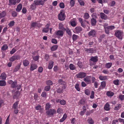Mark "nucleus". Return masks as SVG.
Returning a JSON list of instances; mask_svg holds the SVG:
<instances>
[{
	"label": "nucleus",
	"instance_id": "47",
	"mask_svg": "<svg viewBox=\"0 0 124 124\" xmlns=\"http://www.w3.org/2000/svg\"><path fill=\"white\" fill-rule=\"evenodd\" d=\"M78 36L75 34H74L72 36V39L74 41H76L78 37Z\"/></svg>",
	"mask_w": 124,
	"mask_h": 124
},
{
	"label": "nucleus",
	"instance_id": "28",
	"mask_svg": "<svg viewBox=\"0 0 124 124\" xmlns=\"http://www.w3.org/2000/svg\"><path fill=\"white\" fill-rule=\"evenodd\" d=\"M91 24L93 26H95L96 25L97 22L95 19L92 18L91 20Z\"/></svg>",
	"mask_w": 124,
	"mask_h": 124
},
{
	"label": "nucleus",
	"instance_id": "12",
	"mask_svg": "<svg viewBox=\"0 0 124 124\" xmlns=\"http://www.w3.org/2000/svg\"><path fill=\"white\" fill-rule=\"evenodd\" d=\"M50 25L49 24H47L46 25V28H44L42 30L43 32L47 33L49 31V27Z\"/></svg>",
	"mask_w": 124,
	"mask_h": 124
},
{
	"label": "nucleus",
	"instance_id": "1",
	"mask_svg": "<svg viewBox=\"0 0 124 124\" xmlns=\"http://www.w3.org/2000/svg\"><path fill=\"white\" fill-rule=\"evenodd\" d=\"M123 32L121 30H117L115 31V35L118 39L122 40L123 39Z\"/></svg>",
	"mask_w": 124,
	"mask_h": 124
},
{
	"label": "nucleus",
	"instance_id": "5",
	"mask_svg": "<svg viewBox=\"0 0 124 124\" xmlns=\"http://www.w3.org/2000/svg\"><path fill=\"white\" fill-rule=\"evenodd\" d=\"M20 56L18 55H14L11 57L9 59V60L11 62H13L16 60H18L20 59Z\"/></svg>",
	"mask_w": 124,
	"mask_h": 124
},
{
	"label": "nucleus",
	"instance_id": "50",
	"mask_svg": "<svg viewBox=\"0 0 124 124\" xmlns=\"http://www.w3.org/2000/svg\"><path fill=\"white\" fill-rule=\"evenodd\" d=\"M75 88L77 91H80V90L79 87V85L78 83H77L76 84Z\"/></svg>",
	"mask_w": 124,
	"mask_h": 124
},
{
	"label": "nucleus",
	"instance_id": "33",
	"mask_svg": "<svg viewBox=\"0 0 124 124\" xmlns=\"http://www.w3.org/2000/svg\"><path fill=\"white\" fill-rule=\"evenodd\" d=\"M112 65V63L111 62H108L106 63L105 65L106 68L107 69L110 68Z\"/></svg>",
	"mask_w": 124,
	"mask_h": 124
},
{
	"label": "nucleus",
	"instance_id": "46",
	"mask_svg": "<svg viewBox=\"0 0 124 124\" xmlns=\"http://www.w3.org/2000/svg\"><path fill=\"white\" fill-rule=\"evenodd\" d=\"M77 65L79 68H82L83 66V65L82 63V62L80 61H79L77 63Z\"/></svg>",
	"mask_w": 124,
	"mask_h": 124
},
{
	"label": "nucleus",
	"instance_id": "58",
	"mask_svg": "<svg viewBox=\"0 0 124 124\" xmlns=\"http://www.w3.org/2000/svg\"><path fill=\"white\" fill-rule=\"evenodd\" d=\"M63 110L62 108H58L57 110V112L59 114H61L62 113Z\"/></svg>",
	"mask_w": 124,
	"mask_h": 124
},
{
	"label": "nucleus",
	"instance_id": "42",
	"mask_svg": "<svg viewBox=\"0 0 124 124\" xmlns=\"http://www.w3.org/2000/svg\"><path fill=\"white\" fill-rule=\"evenodd\" d=\"M70 24L73 27H75L77 25L76 22L74 21H70Z\"/></svg>",
	"mask_w": 124,
	"mask_h": 124
},
{
	"label": "nucleus",
	"instance_id": "43",
	"mask_svg": "<svg viewBox=\"0 0 124 124\" xmlns=\"http://www.w3.org/2000/svg\"><path fill=\"white\" fill-rule=\"evenodd\" d=\"M6 85V82L3 80H0V86H5Z\"/></svg>",
	"mask_w": 124,
	"mask_h": 124
},
{
	"label": "nucleus",
	"instance_id": "41",
	"mask_svg": "<svg viewBox=\"0 0 124 124\" xmlns=\"http://www.w3.org/2000/svg\"><path fill=\"white\" fill-rule=\"evenodd\" d=\"M75 0H70V4L71 7H72L74 6L75 4Z\"/></svg>",
	"mask_w": 124,
	"mask_h": 124
},
{
	"label": "nucleus",
	"instance_id": "52",
	"mask_svg": "<svg viewBox=\"0 0 124 124\" xmlns=\"http://www.w3.org/2000/svg\"><path fill=\"white\" fill-rule=\"evenodd\" d=\"M104 29H105V33L107 34H108L109 33L110 30L108 27H107Z\"/></svg>",
	"mask_w": 124,
	"mask_h": 124
},
{
	"label": "nucleus",
	"instance_id": "56",
	"mask_svg": "<svg viewBox=\"0 0 124 124\" xmlns=\"http://www.w3.org/2000/svg\"><path fill=\"white\" fill-rule=\"evenodd\" d=\"M119 80L118 79H116L113 81V83L116 85H118L119 84Z\"/></svg>",
	"mask_w": 124,
	"mask_h": 124
},
{
	"label": "nucleus",
	"instance_id": "4",
	"mask_svg": "<svg viewBox=\"0 0 124 124\" xmlns=\"http://www.w3.org/2000/svg\"><path fill=\"white\" fill-rule=\"evenodd\" d=\"M58 17L59 20L61 21H63L65 18L64 13L61 11L60 13L58 15Z\"/></svg>",
	"mask_w": 124,
	"mask_h": 124
},
{
	"label": "nucleus",
	"instance_id": "26",
	"mask_svg": "<svg viewBox=\"0 0 124 124\" xmlns=\"http://www.w3.org/2000/svg\"><path fill=\"white\" fill-rule=\"evenodd\" d=\"M106 94L108 97H111L114 95V93L111 91H108L107 92Z\"/></svg>",
	"mask_w": 124,
	"mask_h": 124
},
{
	"label": "nucleus",
	"instance_id": "2",
	"mask_svg": "<svg viewBox=\"0 0 124 124\" xmlns=\"http://www.w3.org/2000/svg\"><path fill=\"white\" fill-rule=\"evenodd\" d=\"M55 34L58 38L62 37L64 34V31L61 30H59L55 32Z\"/></svg>",
	"mask_w": 124,
	"mask_h": 124
},
{
	"label": "nucleus",
	"instance_id": "11",
	"mask_svg": "<svg viewBox=\"0 0 124 124\" xmlns=\"http://www.w3.org/2000/svg\"><path fill=\"white\" fill-rule=\"evenodd\" d=\"M100 16L101 18L102 19L106 20L108 19V17L107 16L103 13H100Z\"/></svg>",
	"mask_w": 124,
	"mask_h": 124
},
{
	"label": "nucleus",
	"instance_id": "62",
	"mask_svg": "<svg viewBox=\"0 0 124 124\" xmlns=\"http://www.w3.org/2000/svg\"><path fill=\"white\" fill-rule=\"evenodd\" d=\"M119 99L121 101H123L124 100V95H120L119 96Z\"/></svg>",
	"mask_w": 124,
	"mask_h": 124
},
{
	"label": "nucleus",
	"instance_id": "22",
	"mask_svg": "<svg viewBox=\"0 0 124 124\" xmlns=\"http://www.w3.org/2000/svg\"><path fill=\"white\" fill-rule=\"evenodd\" d=\"M21 63H19L16 66L13 70L14 72H16L18 71L20 68Z\"/></svg>",
	"mask_w": 124,
	"mask_h": 124
},
{
	"label": "nucleus",
	"instance_id": "10",
	"mask_svg": "<svg viewBox=\"0 0 124 124\" xmlns=\"http://www.w3.org/2000/svg\"><path fill=\"white\" fill-rule=\"evenodd\" d=\"M98 57L97 56H91V59L89 60V61H91L94 63H96L98 61Z\"/></svg>",
	"mask_w": 124,
	"mask_h": 124
},
{
	"label": "nucleus",
	"instance_id": "24",
	"mask_svg": "<svg viewBox=\"0 0 124 124\" xmlns=\"http://www.w3.org/2000/svg\"><path fill=\"white\" fill-rule=\"evenodd\" d=\"M20 93L18 91H17L15 93V94L13 96V98L14 99H16L18 98L20 95Z\"/></svg>",
	"mask_w": 124,
	"mask_h": 124
},
{
	"label": "nucleus",
	"instance_id": "6",
	"mask_svg": "<svg viewBox=\"0 0 124 124\" xmlns=\"http://www.w3.org/2000/svg\"><path fill=\"white\" fill-rule=\"evenodd\" d=\"M86 53H95L96 51L95 49L93 48H85L84 49Z\"/></svg>",
	"mask_w": 124,
	"mask_h": 124
},
{
	"label": "nucleus",
	"instance_id": "27",
	"mask_svg": "<svg viewBox=\"0 0 124 124\" xmlns=\"http://www.w3.org/2000/svg\"><path fill=\"white\" fill-rule=\"evenodd\" d=\"M67 116V115L66 114H64L63 117L60 119V122L61 123L63 122L66 118Z\"/></svg>",
	"mask_w": 124,
	"mask_h": 124
},
{
	"label": "nucleus",
	"instance_id": "51",
	"mask_svg": "<svg viewBox=\"0 0 124 124\" xmlns=\"http://www.w3.org/2000/svg\"><path fill=\"white\" fill-rule=\"evenodd\" d=\"M39 58V55H37L35 56H33V59L35 61H37Z\"/></svg>",
	"mask_w": 124,
	"mask_h": 124
},
{
	"label": "nucleus",
	"instance_id": "48",
	"mask_svg": "<svg viewBox=\"0 0 124 124\" xmlns=\"http://www.w3.org/2000/svg\"><path fill=\"white\" fill-rule=\"evenodd\" d=\"M11 15L13 17H16L17 16V13L16 12L13 11L12 12Z\"/></svg>",
	"mask_w": 124,
	"mask_h": 124
},
{
	"label": "nucleus",
	"instance_id": "32",
	"mask_svg": "<svg viewBox=\"0 0 124 124\" xmlns=\"http://www.w3.org/2000/svg\"><path fill=\"white\" fill-rule=\"evenodd\" d=\"M65 31L70 36L71 35V32L70 30L67 27L65 28V30H64V31Z\"/></svg>",
	"mask_w": 124,
	"mask_h": 124
},
{
	"label": "nucleus",
	"instance_id": "64",
	"mask_svg": "<svg viewBox=\"0 0 124 124\" xmlns=\"http://www.w3.org/2000/svg\"><path fill=\"white\" fill-rule=\"evenodd\" d=\"M51 42L52 43L55 44H56L57 43V40L56 39H52Z\"/></svg>",
	"mask_w": 124,
	"mask_h": 124
},
{
	"label": "nucleus",
	"instance_id": "35",
	"mask_svg": "<svg viewBox=\"0 0 124 124\" xmlns=\"http://www.w3.org/2000/svg\"><path fill=\"white\" fill-rule=\"evenodd\" d=\"M88 123L90 124H93L94 123V121L92 118L91 117L88 118L87 120Z\"/></svg>",
	"mask_w": 124,
	"mask_h": 124
},
{
	"label": "nucleus",
	"instance_id": "34",
	"mask_svg": "<svg viewBox=\"0 0 124 124\" xmlns=\"http://www.w3.org/2000/svg\"><path fill=\"white\" fill-rule=\"evenodd\" d=\"M51 107V105L49 103H47L45 107V109L46 110H49L50 108Z\"/></svg>",
	"mask_w": 124,
	"mask_h": 124
},
{
	"label": "nucleus",
	"instance_id": "37",
	"mask_svg": "<svg viewBox=\"0 0 124 124\" xmlns=\"http://www.w3.org/2000/svg\"><path fill=\"white\" fill-rule=\"evenodd\" d=\"M17 86V85L16 82H13L11 85V87L13 88H15Z\"/></svg>",
	"mask_w": 124,
	"mask_h": 124
},
{
	"label": "nucleus",
	"instance_id": "54",
	"mask_svg": "<svg viewBox=\"0 0 124 124\" xmlns=\"http://www.w3.org/2000/svg\"><path fill=\"white\" fill-rule=\"evenodd\" d=\"M51 87L50 86H46L44 88V90L45 91H49Z\"/></svg>",
	"mask_w": 124,
	"mask_h": 124
},
{
	"label": "nucleus",
	"instance_id": "7",
	"mask_svg": "<svg viewBox=\"0 0 124 124\" xmlns=\"http://www.w3.org/2000/svg\"><path fill=\"white\" fill-rule=\"evenodd\" d=\"M86 74V73L83 72H80L77 74L76 76L78 78L82 79L85 77Z\"/></svg>",
	"mask_w": 124,
	"mask_h": 124
},
{
	"label": "nucleus",
	"instance_id": "44",
	"mask_svg": "<svg viewBox=\"0 0 124 124\" xmlns=\"http://www.w3.org/2000/svg\"><path fill=\"white\" fill-rule=\"evenodd\" d=\"M46 85H52L53 84L52 81L51 80H48L46 81Z\"/></svg>",
	"mask_w": 124,
	"mask_h": 124
},
{
	"label": "nucleus",
	"instance_id": "21",
	"mask_svg": "<svg viewBox=\"0 0 124 124\" xmlns=\"http://www.w3.org/2000/svg\"><path fill=\"white\" fill-rule=\"evenodd\" d=\"M65 28L64 27L62 23H59L58 27L59 29L64 31L65 30Z\"/></svg>",
	"mask_w": 124,
	"mask_h": 124
},
{
	"label": "nucleus",
	"instance_id": "55",
	"mask_svg": "<svg viewBox=\"0 0 124 124\" xmlns=\"http://www.w3.org/2000/svg\"><path fill=\"white\" fill-rule=\"evenodd\" d=\"M66 101L64 100H62L60 101V104L62 105H64L66 103Z\"/></svg>",
	"mask_w": 124,
	"mask_h": 124
},
{
	"label": "nucleus",
	"instance_id": "19",
	"mask_svg": "<svg viewBox=\"0 0 124 124\" xmlns=\"http://www.w3.org/2000/svg\"><path fill=\"white\" fill-rule=\"evenodd\" d=\"M54 62L52 61H50L49 63V64L48 66V68L49 69H51L53 66Z\"/></svg>",
	"mask_w": 124,
	"mask_h": 124
},
{
	"label": "nucleus",
	"instance_id": "9",
	"mask_svg": "<svg viewBox=\"0 0 124 124\" xmlns=\"http://www.w3.org/2000/svg\"><path fill=\"white\" fill-rule=\"evenodd\" d=\"M106 82L105 81H103L101 83L100 86L98 89V90H100L101 89H103L105 88L106 85Z\"/></svg>",
	"mask_w": 124,
	"mask_h": 124
},
{
	"label": "nucleus",
	"instance_id": "31",
	"mask_svg": "<svg viewBox=\"0 0 124 124\" xmlns=\"http://www.w3.org/2000/svg\"><path fill=\"white\" fill-rule=\"evenodd\" d=\"M70 69L71 70H74L76 69V67L72 64H70L69 66Z\"/></svg>",
	"mask_w": 124,
	"mask_h": 124
},
{
	"label": "nucleus",
	"instance_id": "61",
	"mask_svg": "<svg viewBox=\"0 0 124 124\" xmlns=\"http://www.w3.org/2000/svg\"><path fill=\"white\" fill-rule=\"evenodd\" d=\"M1 17H3L5 16L6 15V13L5 11H3L1 13Z\"/></svg>",
	"mask_w": 124,
	"mask_h": 124
},
{
	"label": "nucleus",
	"instance_id": "29",
	"mask_svg": "<svg viewBox=\"0 0 124 124\" xmlns=\"http://www.w3.org/2000/svg\"><path fill=\"white\" fill-rule=\"evenodd\" d=\"M0 79L4 80H5L6 78V75L5 73H2L0 76Z\"/></svg>",
	"mask_w": 124,
	"mask_h": 124
},
{
	"label": "nucleus",
	"instance_id": "14",
	"mask_svg": "<svg viewBox=\"0 0 124 124\" xmlns=\"http://www.w3.org/2000/svg\"><path fill=\"white\" fill-rule=\"evenodd\" d=\"M104 108L105 110L107 111H109L110 110V105L108 102L106 103L104 105Z\"/></svg>",
	"mask_w": 124,
	"mask_h": 124
},
{
	"label": "nucleus",
	"instance_id": "38",
	"mask_svg": "<svg viewBox=\"0 0 124 124\" xmlns=\"http://www.w3.org/2000/svg\"><path fill=\"white\" fill-rule=\"evenodd\" d=\"M30 8L32 10H34L36 9L37 6L34 3H33L30 6Z\"/></svg>",
	"mask_w": 124,
	"mask_h": 124
},
{
	"label": "nucleus",
	"instance_id": "3",
	"mask_svg": "<svg viewBox=\"0 0 124 124\" xmlns=\"http://www.w3.org/2000/svg\"><path fill=\"white\" fill-rule=\"evenodd\" d=\"M56 112V111L54 109H50L46 112V115L50 116H53Z\"/></svg>",
	"mask_w": 124,
	"mask_h": 124
},
{
	"label": "nucleus",
	"instance_id": "45",
	"mask_svg": "<svg viewBox=\"0 0 124 124\" xmlns=\"http://www.w3.org/2000/svg\"><path fill=\"white\" fill-rule=\"evenodd\" d=\"M115 1H114L112 0L108 5L110 6L113 7L115 5Z\"/></svg>",
	"mask_w": 124,
	"mask_h": 124
},
{
	"label": "nucleus",
	"instance_id": "40",
	"mask_svg": "<svg viewBox=\"0 0 124 124\" xmlns=\"http://www.w3.org/2000/svg\"><path fill=\"white\" fill-rule=\"evenodd\" d=\"M8 48V46L7 44H4L1 48L2 50H6Z\"/></svg>",
	"mask_w": 124,
	"mask_h": 124
},
{
	"label": "nucleus",
	"instance_id": "39",
	"mask_svg": "<svg viewBox=\"0 0 124 124\" xmlns=\"http://www.w3.org/2000/svg\"><path fill=\"white\" fill-rule=\"evenodd\" d=\"M19 103V101L16 102L13 104L12 108L14 109L17 108Z\"/></svg>",
	"mask_w": 124,
	"mask_h": 124
},
{
	"label": "nucleus",
	"instance_id": "17",
	"mask_svg": "<svg viewBox=\"0 0 124 124\" xmlns=\"http://www.w3.org/2000/svg\"><path fill=\"white\" fill-rule=\"evenodd\" d=\"M91 76H87L84 79V80L85 82H90L91 80L90 79L91 78Z\"/></svg>",
	"mask_w": 124,
	"mask_h": 124
},
{
	"label": "nucleus",
	"instance_id": "30",
	"mask_svg": "<svg viewBox=\"0 0 124 124\" xmlns=\"http://www.w3.org/2000/svg\"><path fill=\"white\" fill-rule=\"evenodd\" d=\"M58 47L57 45H55L52 46L50 48L51 50L52 51H54L56 50Z\"/></svg>",
	"mask_w": 124,
	"mask_h": 124
},
{
	"label": "nucleus",
	"instance_id": "18",
	"mask_svg": "<svg viewBox=\"0 0 124 124\" xmlns=\"http://www.w3.org/2000/svg\"><path fill=\"white\" fill-rule=\"evenodd\" d=\"M22 5L21 4H19L17 6V8L16 9V11L18 12H19L21 10L22 8Z\"/></svg>",
	"mask_w": 124,
	"mask_h": 124
},
{
	"label": "nucleus",
	"instance_id": "8",
	"mask_svg": "<svg viewBox=\"0 0 124 124\" xmlns=\"http://www.w3.org/2000/svg\"><path fill=\"white\" fill-rule=\"evenodd\" d=\"M96 31L94 30H91L88 33V35L89 37H95L96 36Z\"/></svg>",
	"mask_w": 124,
	"mask_h": 124
},
{
	"label": "nucleus",
	"instance_id": "23",
	"mask_svg": "<svg viewBox=\"0 0 124 124\" xmlns=\"http://www.w3.org/2000/svg\"><path fill=\"white\" fill-rule=\"evenodd\" d=\"M23 63L24 66H27L29 65L30 62L28 61L25 59L23 61Z\"/></svg>",
	"mask_w": 124,
	"mask_h": 124
},
{
	"label": "nucleus",
	"instance_id": "16",
	"mask_svg": "<svg viewBox=\"0 0 124 124\" xmlns=\"http://www.w3.org/2000/svg\"><path fill=\"white\" fill-rule=\"evenodd\" d=\"M16 0H9L8 5L10 6L14 5L16 4Z\"/></svg>",
	"mask_w": 124,
	"mask_h": 124
},
{
	"label": "nucleus",
	"instance_id": "36",
	"mask_svg": "<svg viewBox=\"0 0 124 124\" xmlns=\"http://www.w3.org/2000/svg\"><path fill=\"white\" fill-rule=\"evenodd\" d=\"M90 16L89 14L87 13H85L84 14L83 18L85 19H88L89 18Z\"/></svg>",
	"mask_w": 124,
	"mask_h": 124
},
{
	"label": "nucleus",
	"instance_id": "59",
	"mask_svg": "<svg viewBox=\"0 0 124 124\" xmlns=\"http://www.w3.org/2000/svg\"><path fill=\"white\" fill-rule=\"evenodd\" d=\"M38 2L39 3V5H43L44 4V2L43 0H38Z\"/></svg>",
	"mask_w": 124,
	"mask_h": 124
},
{
	"label": "nucleus",
	"instance_id": "15",
	"mask_svg": "<svg viewBox=\"0 0 124 124\" xmlns=\"http://www.w3.org/2000/svg\"><path fill=\"white\" fill-rule=\"evenodd\" d=\"M75 30L76 33H78L82 30V28L80 26H77L75 28Z\"/></svg>",
	"mask_w": 124,
	"mask_h": 124
},
{
	"label": "nucleus",
	"instance_id": "63",
	"mask_svg": "<svg viewBox=\"0 0 124 124\" xmlns=\"http://www.w3.org/2000/svg\"><path fill=\"white\" fill-rule=\"evenodd\" d=\"M49 56L48 54H45V58L46 60L47 61L49 59Z\"/></svg>",
	"mask_w": 124,
	"mask_h": 124
},
{
	"label": "nucleus",
	"instance_id": "13",
	"mask_svg": "<svg viewBox=\"0 0 124 124\" xmlns=\"http://www.w3.org/2000/svg\"><path fill=\"white\" fill-rule=\"evenodd\" d=\"M37 65L35 63H32L31 64L30 67L31 71H33L35 69H36L37 67Z\"/></svg>",
	"mask_w": 124,
	"mask_h": 124
},
{
	"label": "nucleus",
	"instance_id": "60",
	"mask_svg": "<svg viewBox=\"0 0 124 124\" xmlns=\"http://www.w3.org/2000/svg\"><path fill=\"white\" fill-rule=\"evenodd\" d=\"M59 7L61 8H63L65 7V5L63 2L60 3L59 4Z\"/></svg>",
	"mask_w": 124,
	"mask_h": 124
},
{
	"label": "nucleus",
	"instance_id": "53",
	"mask_svg": "<svg viewBox=\"0 0 124 124\" xmlns=\"http://www.w3.org/2000/svg\"><path fill=\"white\" fill-rule=\"evenodd\" d=\"M15 23L14 21H11L8 24V25L9 27H12L14 25Z\"/></svg>",
	"mask_w": 124,
	"mask_h": 124
},
{
	"label": "nucleus",
	"instance_id": "20",
	"mask_svg": "<svg viewBox=\"0 0 124 124\" xmlns=\"http://www.w3.org/2000/svg\"><path fill=\"white\" fill-rule=\"evenodd\" d=\"M122 107L121 105L120 104H118L116 105V106L114 108V109L115 110H118Z\"/></svg>",
	"mask_w": 124,
	"mask_h": 124
},
{
	"label": "nucleus",
	"instance_id": "25",
	"mask_svg": "<svg viewBox=\"0 0 124 124\" xmlns=\"http://www.w3.org/2000/svg\"><path fill=\"white\" fill-rule=\"evenodd\" d=\"M99 79L101 80L104 81L107 79L106 76H102L100 75L99 77Z\"/></svg>",
	"mask_w": 124,
	"mask_h": 124
},
{
	"label": "nucleus",
	"instance_id": "57",
	"mask_svg": "<svg viewBox=\"0 0 124 124\" xmlns=\"http://www.w3.org/2000/svg\"><path fill=\"white\" fill-rule=\"evenodd\" d=\"M41 96L43 98H46V94L45 92H42L41 95Z\"/></svg>",
	"mask_w": 124,
	"mask_h": 124
},
{
	"label": "nucleus",
	"instance_id": "49",
	"mask_svg": "<svg viewBox=\"0 0 124 124\" xmlns=\"http://www.w3.org/2000/svg\"><path fill=\"white\" fill-rule=\"evenodd\" d=\"M85 102V100L84 99H81L79 101L80 103L81 104L84 105Z\"/></svg>",
	"mask_w": 124,
	"mask_h": 124
}]
</instances>
